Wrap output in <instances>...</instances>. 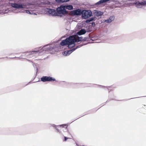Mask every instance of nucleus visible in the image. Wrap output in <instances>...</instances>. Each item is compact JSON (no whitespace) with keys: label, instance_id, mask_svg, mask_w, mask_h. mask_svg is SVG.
<instances>
[{"label":"nucleus","instance_id":"22","mask_svg":"<svg viewBox=\"0 0 146 146\" xmlns=\"http://www.w3.org/2000/svg\"><path fill=\"white\" fill-rule=\"evenodd\" d=\"M96 17L95 15H94V17H91L90 18L91 21H95L96 20Z\"/></svg>","mask_w":146,"mask_h":146},{"label":"nucleus","instance_id":"20","mask_svg":"<svg viewBox=\"0 0 146 146\" xmlns=\"http://www.w3.org/2000/svg\"><path fill=\"white\" fill-rule=\"evenodd\" d=\"M97 110H96L95 109H94L91 110H90V111H88L87 112V113H86L84 115H86L87 114H89V113H90L92 112H95Z\"/></svg>","mask_w":146,"mask_h":146},{"label":"nucleus","instance_id":"8","mask_svg":"<svg viewBox=\"0 0 146 146\" xmlns=\"http://www.w3.org/2000/svg\"><path fill=\"white\" fill-rule=\"evenodd\" d=\"M145 1H144L141 2H140L138 1L136 2L135 3L136 7L137 8H141L143 6L146 5Z\"/></svg>","mask_w":146,"mask_h":146},{"label":"nucleus","instance_id":"14","mask_svg":"<svg viewBox=\"0 0 146 146\" xmlns=\"http://www.w3.org/2000/svg\"><path fill=\"white\" fill-rule=\"evenodd\" d=\"M56 79L51 76H46V82H52V81H56Z\"/></svg>","mask_w":146,"mask_h":146},{"label":"nucleus","instance_id":"13","mask_svg":"<svg viewBox=\"0 0 146 146\" xmlns=\"http://www.w3.org/2000/svg\"><path fill=\"white\" fill-rule=\"evenodd\" d=\"M87 32V31L86 29H81L77 33V35H84Z\"/></svg>","mask_w":146,"mask_h":146},{"label":"nucleus","instance_id":"29","mask_svg":"<svg viewBox=\"0 0 146 146\" xmlns=\"http://www.w3.org/2000/svg\"><path fill=\"white\" fill-rule=\"evenodd\" d=\"M88 43L87 42V43H84V44H83L84 46V45H86V44H88Z\"/></svg>","mask_w":146,"mask_h":146},{"label":"nucleus","instance_id":"23","mask_svg":"<svg viewBox=\"0 0 146 146\" xmlns=\"http://www.w3.org/2000/svg\"><path fill=\"white\" fill-rule=\"evenodd\" d=\"M91 25H89V26H91L92 27L94 28L95 27V23L94 22H93L91 23Z\"/></svg>","mask_w":146,"mask_h":146},{"label":"nucleus","instance_id":"4","mask_svg":"<svg viewBox=\"0 0 146 146\" xmlns=\"http://www.w3.org/2000/svg\"><path fill=\"white\" fill-rule=\"evenodd\" d=\"M92 11L90 10H83L82 13V17L84 19H86L89 17L92 16Z\"/></svg>","mask_w":146,"mask_h":146},{"label":"nucleus","instance_id":"28","mask_svg":"<svg viewBox=\"0 0 146 146\" xmlns=\"http://www.w3.org/2000/svg\"><path fill=\"white\" fill-rule=\"evenodd\" d=\"M25 11H26V13L27 14H32L31 13L30 11L29 10H26Z\"/></svg>","mask_w":146,"mask_h":146},{"label":"nucleus","instance_id":"5","mask_svg":"<svg viewBox=\"0 0 146 146\" xmlns=\"http://www.w3.org/2000/svg\"><path fill=\"white\" fill-rule=\"evenodd\" d=\"M56 9H50L46 8V14H48L54 16H57V13Z\"/></svg>","mask_w":146,"mask_h":146},{"label":"nucleus","instance_id":"7","mask_svg":"<svg viewBox=\"0 0 146 146\" xmlns=\"http://www.w3.org/2000/svg\"><path fill=\"white\" fill-rule=\"evenodd\" d=\"M49 125L50 124H48L47 126L48 125ZM50 125H51L52 127H54L57 131L58 132H60V130L57 128V127H58V126H60V127H65L66 130L68 131V130L67 129L68 125L66 124H63L58 125H56L54 124H50Z\"/></svg>","mask_w":146,"mask_h":146},{"label":"nucleus","instance_id":"30","mask_svg":"<svg viewBox=\"0 0 146 146\" xmlns=\"http://www.w3.org/2000/svg\"><path fill=\"white\" fill-rule=\"evenodd\" d=\"M50 3V2L48 1L47 3L46 2V4L49 5Z\"/></svg>","mask_w":146,"mask_h":146},{"label":"nucleus","instance_id":"21","mask_svg":"<svg viewBox=\"0 0 146 146\" xmlns=\"http://www.w3.org/2000/svg\"><path fill=\"white\" fill-rule=\"evenodd\" d=\"M83 46H84L83 44H81L77 46L76 47L73 48V49L74 50V51L77 49Z\"/></svg>","mask_w":146,"mask_h":146},{"label":"nucleus","instance_id":"25","mask_svg":"<svg viewBox=\"0 0 146 146\" xmlns=\"http://www.w3.org/2000/svg\"><path fill=\"white\" fill-rule=\"evenodd\" d=\"M82 86H83L84 87L90 86H89L90 84H82Z\"/></svg>","mask_w":146,"mask_h":146},{"label":"nucleus","instance_id":"33","mask_svg":"<svg viewBox=\"0 0 146 146\" xmlns=\"http://www.w3.org/2000/svg\"><path fill=\"white\" fill-rule=\"evenodd\" d=\"M113 100V99H110V100Z\"/></svg>","mask_w":146,"mask_h":146},{"label":"nucleus","instance_id":"3","mask_svg":"<svg viewBox=\"0 0 146 146\" xmlns=\"http://www.w3.org/2000/svg\"><path fill=\"white\" fill-rule=\"evenodd\" d=\"M58 17H62L68 15V11L65 9L63 4L56 8Z\"/></svg>","mask_w":146,"mask_h":146},{"label":"nucleus","instance_id":"1","mask_svg":"<svg viewBox=\"0 0 146 146\" xmlns=\"http://www.w3.org/2000/svg\"><path fill=\"white\" fill-rule=\"evenodd\" d=\"M78 38V39L76 38L74 36H70L66 38L65 39L62 40L60 43V44H56V43H57L61 40L59 39L56 41L54 42V41L46 44V51H52L50 52L51 54H53L56 51V49H58L60 48V46H63L68 45V47L69 48H71L74 47L76 42H78L80 41L83 42V37L82 36L79 37L78 35L77 36V34L75 35Z\"/></svg>","mask_w":146,"mask_h":146},{"label":"nucleus","instance_id":"32","mask_svg":"<svg viewBox=\"0 0 146 146\" xmlns=\"http://www.w3.org/2000/svg\"><path fill=\"white\" fill-rule=\"evenodd\" d=\"M139 97H136V98H139ZM133 98H131V99H133ZM131 99V98H130V99H129V100H130V99Z\"/></svg>","mask_w":146,"mask_h":146},{"label":"nucleus","instance_id":"27","mask_svg":"<svg viewBox=\"0 0 146 146\" xmlns=\"http://www.w3.org/2000/svg\"><path fill=\"white\" fill-rule=\"evenodd\" d=\"M64 141H66L67 139L69 138L68 137H66L64 136Z\"/></svg>","mask_w":146,"mask_h":146},{"label":"nucleus","instance_id":"6","mask_svg":"<svg viewBox=\"0 0 146 146\" xmlns=\"http://www.w3.org/2000/svg\"><path fill=\"white\" fill-rule=\"evenodd\" d=\"M82 9L78 8L70 12V14L74 16H79L82 15Z\"/></svg>","mask_w":146,"mask_h":146},{"label":"nucleus","instance_id":"24","mask_svg":"<svg viewBox=\"0 0 146 146\" xmlns=\"http://www.w3.org/2000/svg\"><path fill=\"white\" fill-rule=\"evenodd\" d=\"M41 80L43 82L46 81V76H44L41 78Z\"/></svg>","mask_w":146,"mask_h":146},{"label":"nucleus","instance_id":"11","mask_svg":"<svg viewBox=\"0 0 146 146\" xmlns=\"http://www.w3.org/2000/svg\"><path fill=\"white\" fill-rule=\"evenodd\" d=\"M115 16L114 15L110 16L108 19H107L103 20L104 22H106L108 23H110L111 22L114 20Z\"/></svg>","mask_w":146,"mask_h":146},{"label":"nucleus","instance_id":"18","mask_svg":"<svg viewBox=\"0 0 146 146\" xmlns=\"http://www.w3.org/2000/svg\"><path fill=\"white\" fill-rule=\"evenodd\" d=\"M98 85L99 86H100L102 87V88H107L108 90L109 93L111 90H110L109 89V88H111V86H102V85Z\"/></svg>","mask_w":146,"mask_h":146},{"label":"nucleus","instance_id":"12","mask_svg":"<svg viewBox=\"0 0 146 146\" xmlns=\"http://www.w3.org/2000/svg\"><path fill=\"white\" fill-rule=\"evenodd\" d=\"M65 9L68 10H72L73 9V6L70 4H63Z\"/></svg>","mask_w":146,"mask_h":146},{"label":"nucleus","instance_id":"10","mask_svg":"<svg viewBox=\"0 0 146 146\" xmlns=\"http://www.w3.org/2000/svg\"><path fill=\"white\" fill-rule=\"evenodd\" d=\"M74 51L72 48L70 50H66L63 52H62V54L64 56H68Z\"/></svg>","mask_w":146,"mask_h":146},{"label":"nucleus","instance_id":"2","mask_svg":"<svg viewBox=\"0 0 146 146\" xmlns=\"http://www.w3.org/2000/svg\"><path fill=\"white\" fill-rule=\"evenodd\" d=\"M11 6L16 9H17L20 8L24 9H32L34 6L28 3H23V4H19L17 3L11 4Z\"/></svg>","mask_w":146,"mask_h":146},{"label":"nucleus","instance_id":"15","mask_svg":"<svg viewBox=\"0 0 146 146\" xmlns=\"http://www.w3.org/2000/svg\"><path fill=\"white\" fill-rule=\"evenodd\" d=\"M86 30L87 32L90 33L92 31V27L91 26L87 25L86 27Z\"/></svg>","mask_w":146,"mask_h":146},{"label":"nucleus","instance_id":"19","mask_svg":"<svg viewBox=\"0 0 146 146\" xmlns=\"http://www.w3.org/2000/svg\"><path fill=\"white\" fill-rule=\"evenodd\" d=\"M44 48H45L44 47H43L42 48H39V50L33 51L32 52L38 53L39 52H42V51H43Z\"/></svg>","mask_w":146,"mask_h":146},{"label":"nucleus","instance_id":"9","mask_svg":"<svg viewBox=\"0 0 146 146\" xmlns=\"http://www.w3.org/2000/svg\"><path fill=\"white\" fill-rule=\"evenodd\" d=\"M104 14L103 12L101 11H98L97 10H95L93 12V14L96 17H99L102 15Z\"/></svg>","mask_w":146,"mask_h":146},{"label":"nucleus","instance_id":"26","mask_svg":"<svg viewBox=\"0 0 146 146\" xmlns=\"http://www.w3.org/2000/svg\"><path fill=\"white\" fill-rule=\"evenodd\" d=\"M91 21L90 19H87L86 20V23H88L90 22Z\"/></svg>","mask_w":146,"mask_h":146},{"label":"nucleus","instance_id":"31","mask_svg":"<svg viewBox=\"0 0 146 146\" xmlns=\"http://www.w3.org/2000/svg\"><path fill=\"white\" fill-rule=\"evenodd\" d=\"M72 84V83L68 82V83L67 85H71Z\"/></svg>","mask_w":146,"mask_h":146},{"label":"nucleus","instance_id":"16","mask_svg":"<svg viewBox=\"0 0 146 146\" xmlns=\"http://www.w3.org/2000/svg\"><path fill=\"white\" fill-rule=\"evenodd\" d=\"M70 0H55V1L57 3H62L65 2L69 1Z\"/></svg>","mask_w":146,"mask_h":146},{"label":"nucleus","instance_id":"17","mask_svg":"<svg viewBox=\"0 0 146 146\" xmlns=\"http://www.w3.org/2000/svg\"><path fill=\"white\" fill-rule=\"evenodd\" d=\"M90 39H91L89 35L88 36L84 37L83 39V40H83V42L88 41L90 40Z\"/></svg>","mask_w":146,"mask_h":146}]
</instances>
